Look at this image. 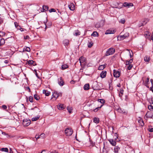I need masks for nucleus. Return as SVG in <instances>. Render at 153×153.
<instances>
[{
    "mask_svg": "<svg viewBox=\"0 0 153 153\" xmlns=\"http://www.w3.org/2000/svg\"><path fill=\"white\" fill-rule=\"evenodd\" d=\"M133 6V4L132 3H128L127 2H125L123 4L122 3L117 2L116 4H115V8L120 9L123 6L129 8L130 7L132 6Z\"/></svg>",
    "mask_w": 153,
    "mask_h": 153,
    "instance_id": "f257e3e1",
    "label": "nucleus"
},
{
    "mask_svg": "<svg viewBox=\"0 0 153 153\" xmlns=\"http://www.w3.org/2000/svg\"><path fill=\"white\" fill-rule=\"evenodd\" d=\"M115 52V49L112 48H110L106 51L105 55L108 56L112 54Z\"/></svg>",
    "mask_w": 153,
    "mask_h": 153,
    "instance_id": "f03ea898",
    "label": "nucleus"
},
{
    "mask_svg": "<svg viewBox=\"0 0 153 153\" xmlns=\"http://www.w3.org/2000/svg\"><path fill=\"white\" fill-rule=\"evenodd\" d=\"M31 123V121L30 120L27 119H25L23 120L22 124L24 126H28Z\"/></svg>",
    "mask_w": 153,
    "mask_h": 153,
    "instance_id": "7ed1b4c3",
    "label": "nucleus"
},
{
    "mask_svg": "<svg viewBox=\"0 0 153 153\" xmlns=\"http://www.w3.org/2000/svg\"><path fill=\"white\" fill-rule=\"evenodd\" d=\"M65 133L67 136H70L72 135L73 131L71 129L67 128L65 130Z\"/></svg>",
    "mask_w": 153,
    "mask_h": 153,
    "instance_id": "20e7f679",
    "label": "nucleus"
},
{
    "mask_svg": "<svg viewBox=\"0 0 153 153\" xmlns=\"http://www.w3.org/2000/svg\"><path fill=\"white\" fill-rule=\"evenodd\" d=\"M116 110L119 113L124 114H127V112L125 111L123 109V110L120 108H118L116 109Z\"/></svg>",
    "mask_w": 153,
    "mask_h": 153,
    "instance_id": "39448f33",
    "label": "nucleus"
},
{
    "mask_svg": "<svg viewBox=\"0 0 153 153\" xmlns=\"http://www.w3.org/2000/svg\"><path fill=\"white\" fill-rule=\"evenodd\" d=\"M58 83L61 86H63L64 84L63 80L61 77H60L58 79Z\"/></svg>",
    "mask_w": 153,
    "mask_h": 153,
    "instance_id": "423d86ee",
    "label": "nucleus"
},
{
    "mask_svg": "<svg viewBox=\"0 0 153 153\" xmlns=\"http://www.w3.org/2000/svg\"><path fill=\"white\" fill-rule=\"evenodd\" d=\"M147 118H152L153 116V114L151 112H148L146 115Z\"/></svg>",
    "mask_w": 153,
    "mask_h": 153,
    "instance_id": "0eeeda50",
    "label": "nucleus"
},
{
    "mask_svg": "<svg viewBox=\"0 0 153 153\" xmlns=\"http://www.w3.org/2000/svg\"><path fill=\"white\" fill-rule=\"evenodd\" d=\"M114 30L113 29H110L107 30L105 33V34L114 33Z\"/></svg>",
    "mask_w": 153,
    "mask_h": 153,
    "instance_id": "6e6552de",
    "label": "nucleus"
},
{
    "mask_svg": "<svg viewBox=\"0 0 153 153\" xmlns=\"http://www.w3.org/2000/svg\"><path fill=\"white\" fill-rule=\"evenodd\" d=\"M60 95V94L58 93L57 92L55 91L53 93L52 96L53 97H54L55 98V100H56Z\"/></svg>",
    "mask_w": 153,
    "mask_h": 153,
    "instance_id": "1a4fd4ad",
    "label": "nucleus"
},
{
    "mask_svg": "<svg viewBox=\"0 0 153 153\" xmlns=\"http://www.w3.org/2000/svg\"><path fill=\"white\" fill-rule=\"evenodd\" d=\"M68 7L72 11L74 10L75 8V6L73 3H71L70 4L68 5Z\"/></svg>",
    "mask_w": 153,
    "mask_h": 153,
    "instance_id": "9d476101",
    "label": "nucleus"
},
{
    "mask_svg": "<svg viewBox=\"0 0 153 153\" xmlns=\"http://www.w3.org/2000/svg\"><path fill=\"white\" fill-rule=\"evenodd\" d=\"M93 88L94 90H97L99 89V87L97 86V82H94L92 85Z\"/></svg>",
    "mask_w": 153,
    "mask_h": 153,
    "instance_id": "9b49d317",
    "label": "nucleus"
},
{
    "mask_svg": "<svg viewBox=\"0 0 153 153\" xmlns=\"http://www.w3.org/2000/svg\"><path fill=\"white\" fill-rule=\"evenodd\" d=\"M106 74V71H103L100 74V76L102 78H105Z\"/></svg>",
    "mask_w": 153,
    "mask_h": 153,
    "instance_id": "f8f14e48",
    "label": "nucleus"
},
{
    "mask_svg": "<svg viewBox=\"0 0 153 153\" xmlns=\"http://www.w3.org/2000/svg\"><path fill=\"white\" fill-rule=\"evenodd\" d=\"M79 60L80 63V65L82 66V63L84 62L85 60V59L83 57L81 56L79 59Z\"/></svg>",
    "mask_w": 153,
    "mask_h": 153,
    "instance_id": "ddd939ff",
    "label": "nucleus"
},
{
    "mask_svg": "<svg viewBox=\"0 0 153 153\" xmlns=\"http://www.w3.org/2000/svg\"><path fill=\"white\" fill-rule=\"evenodd\" d=\"M119 92V95L120 97H121L123 93V90L122 89H120L119 90H117Z\"/></svg>",
    "mask_w": 153,
    "mask_h": 153,
    "instance_id": "4468645a",
    "label": "nucleus"
},
{
    "mask_svg": "<svg viewBox=\"0 0 153 153\" xmlns=\"http://www.w3.org/2000/svg\"><path fill=\"white\" fill-rule=\"evenodd\" d=\"M47 19H46V20L44 22V24H45V29L46 30V28H48V27H50V26L51 25H52V24L51 23H50L49 24V25H48L47 26V25H46V23L47 22Z\"/></svg>",
    "mask_w": 153,
    "mask_h": 153,
    "instance_id": "2eb2a0df",
    "label": "nucleus"
},
{
    "mask_svg": "<svg viewBox=\"0 0 153 153\" xmlns=\"http://www.w3.org/2000/svg\"><path fill=\"white\" fill-rule=\"evenodd\" d=\"M65 106L62 104H60L58 106V108L59 110H62L65 108Z\"/></svg>",
    "mask_w": 153,
    "mask_h": 153,
    "instance_id": "dca6fc26",
    "label": "nucleus"
},
{
    "mask_svg": "<svg viewBox=\"0 0 153 153\" xmlns=\"http://www.w3.org/2000/svg\"><path fill=\"white\" fill-rule=\"evenodd\" d=\"M43 94H45L46 96H48L50 94V92L49 91L45 90H44L43 91Z\"/></svg>",
    "mask_w": 153,
    "mask_h": 153,
    "instance_id": "f3484780",
    "label": "nucleus"
},
{
    "mask_svg": "<svg viewBox=\"0 0 153 153\" xmlns=\"http://www.w3.org/2000/svg\"><path fill=\"white\" fill-rule=\"evenodd\" d=\"M120 75V71H116L115 70V77L118 78Z\"/></svg>",
    "mask_w": 153,
    "mask_h": 153,
    "instance_id": "a211bd4d",
    "label": "nucleus"
},
{
    "mask_svg": "<svg viewBox=\"0 0 153 153\" xmlns=\"http://www.w3.org/2000/svg\"><path fill=\"white\" fill-rule=\"evenodd\" d=\"M84 89L85 90H87L89 89V85L88 84H85L84 86Z\"/></svg>",
    "mask_w": 153,
    "mask_h": 153,
    "instance_id": "6ab92c4d",
    "label": "nucleus"
},
{
    "mask_svg": "<svg viewBox=\"0 0 153 153\" xmlns=\"http://www.w3.org/2000/svg\"><path fill=\"white\" fill-rule=\"evenodd\" d=\"M106 66L105 65H101L99 66L98 69L99 70H102Z\"/></svg>",
    "mask_w": 153,
    "mask_h": 153,
    "instance_id": "aec40b11",
    "label": "nucleus"
},
{
    "mask_svg": "<svg viewBox=\"0 0 153 153\" xmlns=\"http://www.w3.org/2000/svg\"><path fill=\"white\" fill-rule=\"evenodd\" d=\"M48 7L47 6L43 5V12L47 11L48 10Z\"/></svg>",
    "mask_w": 153,
    "mask_h": 153,
    "instance_id": "412c9836",
    "label": "nucleus"
},
{
    "mask_svg": "<svg viewBox=\"0 0 153 153\" xmlns=\"http://www.w3.org/2000/svg\"><path fill=\"white\" fill-rule=\"evenodd\" d=\"M63 44L65 46H68L69 44V40L67 39L64 40Z\"/></svg>",
    "mask_w": 153,
    "mask_h": 153,
    "instance_id": "4be33fe9",
    "label": "nucleus"
},
{
    "mask_svg": "<svg viewBox=\"0 0 153 153\" xmlns=\"http://www.w3.org/2000/svg\"><path fill=\"white\" fill-rule=\"evenodd\" d=\"M149 57H148L147 56H145L144 58V60L146 62H149L150 60Z\"/></svg>",
    "mask_w": 153,
    "mask_h": 153,
    "instance_id": "5701e85b",
    "label": "nucleus"
},
{
    "mask_svg": "<svg viewBox=\"0 0 153 153\" xmlns=\"http://www.w3.org/2000/svg\"><path fill=\"white\" fill-rule=\"evenodd\" d=\"M108 141L109 142L110 144H111L112 146H115V141L113 139H110L108 140Z\"/></svg>",
    "mask_w": 153,
    "mask_h": 153,
    "instance_id": "b1692460",
    "label": "nucleus"
},
{
    "mask_svg": "<svg viewBox=\"0 0 153 153\" xmlns=\"http://www.w3.org/2000/svg\"><path fill=\"white\" fill-rule=\"evenodd\" d=\"M5 42V40L4 39H1L0 40V45H3Z\"/></svg>",
    "mask_w": 153,
    "mask_h": 153,
    "instance_id": "393cba45",
    "label": "nucleus"
},
{
    "mask_svg": "<svg viewBox=\"0 0 153 153\" xmlns=\"http://www.w3.org/2000/svg\"><path fill=\"white\" fill-rule=\"evenodd\" d=\"M39 116H38L36 117H33L32 119V120L33 121H36L38 120L39 119Z\"/></svg>",
    "mask_w": 153,
    "mask_h": 153,
    "instance_id": "a878e982",
    "label": "nucleus"
},
{
    "mask_svg": "<svg viewBox=\"0 0 153 153\" xmlns=\"http://www.w3.org/2000/svg\"><path fill=\"white\" fill-rule=\"evenodd\" d=\"M119 23L122 24H124L126 22L125 19L123 18L121 19L120 21H119Z\"/></svg>",
    "mask_w": 153,
    "mask_h": 153,
    "instance_id": "bb28decb",
    "label": "nucleus"
},
{
    "mask_svg": "<svg viewBox=\"0 0 153 153\" xmlns=\"http://www.w3.org/2000/svg\"><path fill=\"white\" fill-rule=\"evenodd\" d=\"M68 68V66L66 64H64L62 66V70H65Z\"/></svg>",
    "mask_w": 153,
    "mask_h": 153,
    "instance_id": "cd10ccee",
    "label": "nucleus"
},
{
    "mask_svg": "<svg viewBox=\"0 0 153 153\" xmlns=\"http://www.w3.org/2000/svg\"><path fill=\"white\" fill-rule=\"evenodd\" d=\"M1 150L6 152H8V149L7 148H2L1 149Z\"/></svg>",
    "mask_w": 153,
    "mask_h": 153,
    "instance_id": "c85d7f7f",
    "label": "nucleus"
},
{
    "mask_svg": "<svg viewBox=\"0 0 153 153\" xmlns=\"http://www.w3.org/2000/svg\"><path fill=\"white\" fill-rule=\"evenodd\" d=\"M138 122L141 126H144V123L142 120H140L138 121Z\"/></svg>",
    "mask_w": 153,
    "mask_h": 153,
    "instance_id": "c756f323",
    "label": "nucleus"
},
{
    "mask_svg": "<svg viewBox=\"0 0 153 153\" xmlns=\"http://www.w3.org/2000/svg\"><path fill=\"white\" fill-rule=\"evenodd\" d=\"M98 101L102 104H104L105 102V100L103 99H98Z\"/></svg>",
    "mask_w": 153,
    "mask_h": 153,
    "instance_id": "7c9ffc66",
    "label": "nucleus"
},
{
    "mask_svg": "<svg viewBox=\"0 0 153 153\" xmlns=\"http://www.w3.org/2000/svg\"><path fill=\"white\" fill-rule=\"evenodd\" d=\"M92 36L95 37L98 36V33L96 31H94L91 35Z\"/></svg>",
    "mask_w": 153,
    "mask_h": 153,
    "instance_id": "2f4dec72",
    "label": "nucleus"
},
{
    "mask_svg": "<svg viewBox=\"0 0 153 153\" xmlns=\"http://www.w3.org/2000/svg\"><path fill=\"white\" fill-rule=\"evenodd\" d=\"M99 118H96V117H95L94 118V122L95 123H99Z\"/></svg>",
    "mask_w": 153,
    "mask_h": 153,
    "instance_id": "473e14b6",
    "label": "nucleus"
},
{
    "mask_svg": "<svg viewBox=\"0 0 153 153\" xmlns=\"http://www.w3.org/2000/svg\"><path fill=\"white\" fill-rule=\"evenodd\" d=\"M150 81L152 84V87L150 88V90L152 91V92H153V79H150Z\"/></svg>",
    "mask_w": 153,
    "mask_h": 153,
    "instance_id": "72a5a7b5",
    "label": "nucleus"
},
{
    "mask_svg": "<svg viewBox=\"0 0 153 153\" xmlns=\"http://www.w3.org/2000/svg\"><path fill=\"white\" fill-rule=\"evenodd\" d=\"M33 62L34 61L33 60H29L27 62V63L30 65H32L33 64Z\"/></svg>",
    "mask_w": 153,
    "mask_h": 153,
    "instance_id": "f704fd0d",
    "label": "nucleus"
},
{
    "mask_svg": "<svg viewBox=\"0 0 153 153\" xmlns=\"http://www.w3.org/2000/svg\"><path fill=\"white\" fill-rule=\"evenodd\" d=\"M24 50L27 52H30V49L29 47H26L25 48H24Z\"/></svg>",
    "mask_w": 153,
    "mask_h": 153,
    "instance_id": "c9c22d12",
    "label": "nucleus"
},
{
    "mask_svg": "<svg viewBox=\"0 0 153 153\" xmlns=\"http://www.w3.org/2000/svg\"><path fill=\"white\" fill-rule=\"evenodd\" d=\"M120 148L118 146H115V153H118V151L120 150Z\"/></svg>",
    "mask_w": 153,
    "mask_h": 153,
    "instance_id": "e433bc0d",
    "label": "nucleus"
},
{
    "mask_svg": "<svg viewBox=\"0 0 153 153\" xmlns=\"http://www.w3.org/2000/svg\"><path fill=\"white\" fill-rule=\"evenodd\" d=\"M80 32L78 31V30L75 31L74 35L76 36H77L78 35H80Z\"/></svg>",
    "mask_w": 153,
    "mask_h": 153,
    "instance_id": "4c0bfd02",
    "label": "nucleus"
},
{
    "mask_svg": "<svg viewBox=\"0 0 153 153\" xmlns=\"http://www.w3.org/2000/svg\"><path fill=\"white\" fill-rule=\"evenodd\" d=\"M67 110L69 113H71L72 112V108H71L67 107Z\"/></svg>",
    "mask_w": 153,
    "mask_h": 153,
    "instance_id": "58836bf2",
    "label": "nucleus"
},
{
    "mask_svg": "<svg viewBox=\"0 0 153 153\" xmlns=\"http://www.w3.org/2000/svg\"><path fill=\"white\" fill-rule=\"evenodd\" d=\"M34 98L36 100H38L39 99V97L36 94L34 95Z\"/></svg>",
    "mask_w": 153,
    "mask_h": 153,
    "instance_id": "ea45409f",
    "label": "nucleus"
},
{
    "mask_svg": "<svg viewBox=\"0 0 153 153\" xmlns=\"http://www.w3.org/2000/svg\"><path fill=\"white\" fill-rule=\"evenodd\" d=\"M133 67V65L132 64H130L127 67V69L128 70H130L131 68Z\"/></svg>",
    "mask_w": 153,
    "mask_h": 153,
    "instance_id": "a19ab883",
    "label": "nucleus"
},
{
    "mask_svg": "<svg viewBox=\"0 0 153 153\" xmlns=\"http://www.w3.org/2000/svg\"><path fill=\"white\" fill-rule=\"evenodd\" d=\"M122 38V37L121 36H117V40L118 41H120L123 40Z\"/></svg>",
    "mask_w": 153,
    "mask_h": 153,
    "instance_id": "79ce46f5",
    "label": "nucleus"
},
{
    "mask_svg": "<svg viewBox=\"0 0 153 153\" xmlns=\"http://www.w3.org/2000/svg\"><path fill=\"white\" fill-rule=\"evenodd\" d=\"M148 108L149 110L153 111V106L152 105L149 106Z\"/></svg>",
    "mask_w": 153,
    "mask_h": 153,
    "instance_id": "37998d69",
    "label": "nucleus"
},
{
    "mask_svg": "<svg viewBox=\"0 0 153 153\" xmlns=\"http://www.w3.org/2000/svg\"><path fill=\"white\" fill-rule=\"evenodd\" d=\"M103 105H102L100 107H98L97 108H96L95 109H94V112H97L98 110V109H99V108H100L101 107H102V106Z\"/></svg>",
    "mask_w": 153,
    "mask_h": 153,
    "instance_id": "c03bdc74",
    "label": "nucleus"
},
{
    "mask_svg": "<svg viewBox=\"0 0 153 153\" xmlns=\"http://www.w3.org/2000/svg\"><path fill=\"white\" fill-rule=\"evenodd\" d=\"M33 97H32L30 96L29 97V100L30 102H33Z\"/></svg>",
    "mask_w": 153,
    "mask_h": 153,
    "instance_id": "a18cd8bd",
    "label": "nucleus"
},
{
    "mask_svg": "<svg viewBox=\"0 0 153 153\" xmlns=\"http://www.w3.org/2000/svg\"><path fill=\"white\" fill-rule=\"evenodd\" d=\"M18 29L20 30L22 32L24 31H25L26 30L25 29L22 28H21L20 27H19Z\"/></svg>",
    "mask_w": 153,
    "mask_h": 153,
    "instance_id": "49530a36",
    "label": "nucleus"
},
{
    "mask_svg": "<svg viewBox=\"0 0 153 153\" xmlns=\"http://www.w3.org/2000/svg\"><path fill=\"white\" fill-rule=\"evenodd\" d=\"M50 153H58L55 150H51L50 151Z\"/></svg>",
    "mask_w": 153,
    "mask_h": 153,
    "instance_id": "de8ad7c7",
    "label": "nucleus"
},
{
    "mask_svg": "<svg viewBox=\"0 0 153 153\" xmlns=\"http://www.w3.org/2000/svg\"><path fill=\"white\" fill-rule=\"evenodd\" d=\"M14 25L15 27H16V28H17V29H19V27H20V26L17 25V22H15Z\"/></svg>",
    "mask_w": 153,
    "mask_h": 153,
    "instance_id": "09e8293b",
    "label": "nucleus"
},
{
    "mask_svg": "<svg viewBox=\"0 0 153 153\" xmlns=\"http://www.w3.org/2000/svg\"><path fill=\"white\" fill-rule=\"evenodd\" d=\"M49 11L50 13L52 12H55L56 11V10L52 8L50 10H49Z\"/></svg>",
    "mask_w": 153,
    "mask_h": 153,
    "instance_id": "8fccbe9b",
    "label": "nucleus"
},
{
    "mask_svg": "<svg viewBox=\"0 0 153 153\" xmlns=\"http://www.w3.org/2000/svg\"><path fill=\"white\" fill-rule=\"evenodd\" d=\"M117 138H115V144H116V142H118L120 140L118 138V136L117 135L116 136Z\"/></svg>",
    "mask_w": 153,
    "mask_h": 153,
    "instance_id": "3c124183",
    "label": "nucleus"
},
{
    "mask_svg": "<svg viewBox=\"0 0 153 153\" xmlns=\"http://www.w3.org/2000/svg\"><path fill=\"white\" fill-rule=\"evenodd\" d=\"M93 45V43H89L88 45V47L89 48L91 47Z\"/></svg>",
    "mask_w": 153,
    "mask_h": 153,
    "instance_id": "603ef678",
    "label": "nucleus"
},
{
    "mask_svg": "<svg viewBox=\"0 0 153 153\" xmlns=\"http://www.w3.org/2000/svg\"><path fill=\"white\" fill-rule=\"evenodd\" d=\"M122 36V37L123 38V39H124L125 38H126L127 36V35H126V34H124L122 36Z\"/></svg>",
    "mask_w": 153,
    "mask_h": 153,
    "instance_id": "864d4df0",
    "label": "nucleus"
},
{
    "mask_svg": "<svg viewBox=\"0 0 153 153\" xmlns=\"http://www.w3.org/2000/svg\"><path fill=\"white\" fill-rule=\"evenodd\" d=\"M45 136V134H42L40 135V138H43Z\"/></svg>",
    "mask_w": 153,
    "mask_h": 153,
    "instance_id": "5fc2aeb1",
    "label": "nucleus"
},
{
    "mask_svg": "<svg viewBox=\"0 0 153 153\" xmlns=\"http://www.w3.org/2000/svg\"><path fill=\"white\" fill-rule=\"evenodd\" d=\"M149 77H148L146 80V84H148V83L149 81Z\"/></svg>",
    "mask_w": 153,
    "mask_h": 153,
    "instance_id": "6e6d98bb",
    "label": "nucleus"
},
{
    "mask_svg": "<svg viewBox=\"0 0 153 153\" xmlns=\"http://www.w3.org/2000/svg\"><path fill=\"white\" fill-rule=\"evenodd\" d=\"M126 65H130V63H129V62L128 60L126 61Z\"/></svg>",
    "mask_w": 153,
    "mask_h": 153,
    "instance_id": "4d7b16f0",
    "label": "nucleus"
},
{
    "mask_svg": "<svg viewBox=\"0 0 153 153\" xmlns=\"http://www.w3.org/2000/svg\"><path fill=\"white\" fill-rule=\"evenodd\" d=\"M3 19L1 18H0V25L2 23H3Z\"/></svg>",
    "mask_w": 153,
    "mask_h": 153,
    "instance_id": "13d9d810",
    "label": "nucleus"
},
{
    "mask_svg": "<svg viewBox=\"0 0 153 153\" xmlns=\"http://www.w3.org/2000/svg\"><path fill=\"white\" fill-rule=\"evenodd\" d=\"M2 107L4 109H6L7 108V107L6 105H3L2 106Z\"/></svg>",
    "mask_w": 153,
    "mask_h": 153,
    "instance_id": "bf43d9fd",
    "label": "nucleus"
},
{
    "mask_svg": "<svg viewBox=\"0 0 153 153\" xmlns=\"http://www.w3.org/2000/svg\"><path fill=\"white\" fill-rule=\"evenodd\" d=\"M35 138H36V140H37L38 139L40 138V136H37V135H36L35 136Z\"/></svg>",
    "mask_w": 153,
    "mask_h": 153,
    "instance_id": "052dcab7",
    "label": "nucleus"
},
{
    "mask_svg": "<svg viewBox=\"0 0 153 153\" xmlns=\"http://www.w3.org/2000/svg\"><path fill=\"white\" fill-rule=\"evenodd\" d=\"M149 131L150 132H153V128H151L150 129L149 128Z\"/></svg>",
    "mask_w": 153,
    "mask_h": 153,
    "instance_id": "680f3d73",
    "label": "nucleus"
},
{
    "mask_svg": "<svg viewBox=\"0 0 153 153\" xmlns=\"http://www.w3.org/2000/svg\"><path fill=\"white\" fill-rule=\"evenodd\" d=\"M95 27L97 28H98L99 27H100V26L99 25V24H97L96 25H95Z\"/></svg>",
    "mask_w": 153,
    "mask_h": 153,
    "instance_id": "e2e57ef3",
    "label": "nucleus"
},
{
    "mask_svg": "<svg viewBox=\"0 0 153 153\" xmlns=\"http://www.w3.org/2000/svg\"><path fill=\"white\" fill-rule=\"evenodd\" d=\"M133 60V59H130L129 61H128L129 62V63L130 64H131V63L132 62Z\"/></svg>",
    "mask_w": 153,
    "mask_h": 153,
    "instance_id": "0e129e2a",
    "label": "nucleus"
},
{
    "mask_svg": "<svg viewBox=\"0 0 153 153\" xmlns=\"http://www.w3.org/2000/svg\"><path fill=\"white\" fill-rule=\"evenodd\" d=\"M29 37L28 36H25L24 37V39H28L29 38Z\"/></svg>",
    "mask_w": 153,
    "mask_h": 153,
    "instance_id": "69168bd1",
    "label": "nucleus"
},
{
    "mask_svg": "<svg viewBox=\"0 0 153 153\" xmlns=\"http://www.w3.org/2000/svg\"><path fill=\"white\" fill-rule=\"evenodd\" d=\"M113 76L115 77V69H114L113 70Z\"/></svg>",
    "mask_w": 153,
    "mask_h": 153,
    "instance_id": "338daca9",
    "label": "nucleus"
},
{
    "mask_svg": "<svg viewBox=\"0 0 153 153\" xmlns=\"http://www.w3.org/2000/svg\"><path fill=\"white\" fill-rule=\"evenodd\" d=\"M12 149L11 148H10V153H12Z\"/></svg>",
    "mask_w": 153,
    "mask_h": 153,
    "instance_id": "774afa93",
    "label": "nucleus"
}]
</instances>
